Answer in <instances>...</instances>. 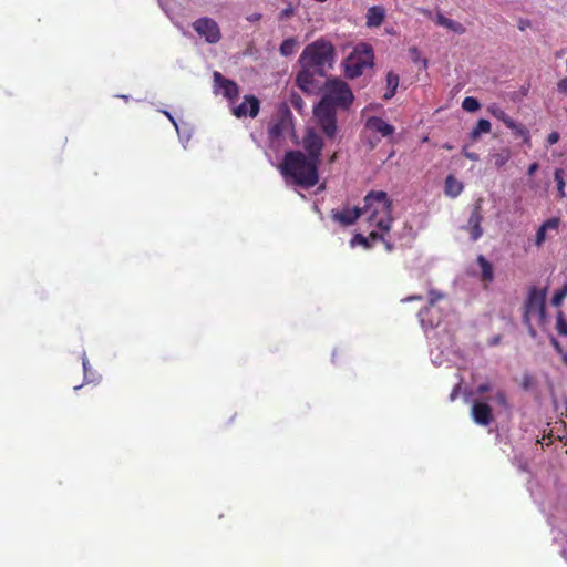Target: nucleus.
<instances>
[{"label":"nucleus","instance_id":"nucleus-3","mask_svg":"<svg viewBox=\"0 0 567 567\" xmlns=\"http://www.w3.org/2000/svg\"><path fill=\"white\" fill-rule=\"evenodd\" d=\"M363 213L369 212V221L375 225L383 233L391 229L392 218V200L383 190H371L364 197Z\"/></svg>","mask_w":567,"mask_h":567},{"label":"nucleus","instance_id":"nucleus-15","mask_svg":"<svg viewBox=\"0 0 567 567\" xmlns=\"http://www.w3.org/2000/svg\"><path fill=\"white\" fill-rule=\"evenodd\" d=\"M289 117L290 112L287 107H285L281 114L271 123H269L268 134L271 138L275 140L284 136V134L288 131L290 126Z\"/></svg>","mask_w":567,"mask_h":567},{"label":"nucleus","instance_id":"nucleus-48","mask_svg":"<svg viewBox=\"0 0 567 567\" xmlns=\"http://www.w3.org/2000/svg\"><path fill=\"white\" fill-rule=\"evenodd\" d=\"M553 343H554L555 348L559 349V343H558V341L553 340Z\"/></svg>","mask_w":567,"mask_h":567},{"label":"nucleus","instance_id":"nucleus-53","mask_svg":"<svg viewBox=\"0 0 567 567\" xmlns=\"http://www.w3.org/2000/svg\"><path fill=\"white\" fill-rule=\"evenodd\" d=\"M334 159H336V154H333V155L331 156V159H330V161H331V162H333Z\"/></svg>","mask_w":567,"mask_h":567},{"label":"nucleus","instance_id":"nucleus-49","mask_svg":"<svg viewBox=\"0 0 567 567\" xmlns=\"http://www.w3.org/2000/svg\"><path fill=\"white\" fill-rule=\"evenodd\" d=\"M426 66H427V60H426V59H424V60H423V68L425 69Z\"/></svg>","mask_w":567,"mask_h":567},{"label":"nucleus","instance_id":"nucleus-8","mask_svg":"<svg viewBox=\"0 0 567 567\" xmlns=\"http://www.w3.org/2000/svg\"><path fill=\"white\" fill-rule=\"evenodd\" d=\"M318 76L313 69L301 66V70L297 73L296 84L297 86L307 94H312L322 90L319 81L316 80Z\"/></svg>","mask_w":567,"mask_h":567},{"label":"nucleus","instance_id":"nucleus-4","mask_svg":"<svg viewBox=\"0 0 567 567\" xmlns=\"http://www.w3.org/2000/svg\"><path fill=\"white\" fill-rule=\"evenodd\" d=\"M334 56L333 45L323 39L309 43L299 56L300 66L313 69L318 76L326 75V66L331 68Z\"/></svg>","mask_w":567,"mask_h":567},{"label":"nucleus","instance_id":"nucleus-14","mask_svg":"<svg viewBox=\"0 0 567 567\" xmlns=\"http://www.w3.org/2000/svg\"><path fill=\"white\" fill-rule=\"evenodd\" d=\"M471 415L474 422L481 426H488L494 420L491 405L481 401H475L473 403Z\"/></svg>","mask_w":567,"mask_h":567},{"label":"nucleus","instance_id":"nucleus-17","mask_svg":"<svg viewBox=\"0 0 567 567\" xmlns=\"http://www.w3.org/2000/svg\"><path fill=\"white\" fill-rule=\"evenodd\" d=\"M365 127L372 132L379 133L382 137H390L394 134V126L379 116H371L365 122Z\"/></svg>","mask_w":567,"mask_h":567},{"label":"nucleus","instance_id":"nucleus-38","mask_svg":"<svg viewBox=\"0 0 567 567\" xmlns=\"http://www.w3.org/2000/svg\"><path fill=\"white\" fill-rule=\"evenodd\" d=\"M291 103L296 109H301L303 102H302V99L299 95H297V96H292Z\"/></svg>","mask_w":567,"mask_h":567},{"label":"nucleus","instance_id":"nucleus-46","mask_svg":"<svg viewBox=\"0 0 567 567\" xmlns=\"http://www.w3.org/2000/svg\"><path fill=\"white\" fill-rule=\"evenodd\" d=\"M421 299H422V296H411V297L404 299V301L421 300Z\"/></svg>","mask_w":567,"mask_h":567},{"label":"nucleus","instance_id":"nucleus-16","mask_svg":"<svg viewBox=\"0 0 567 567\" xmlns=\"http://www.w3.org/2000/svg\"><path fill=\"white\" fill-rule=\"evenodd\" d=\"M215 86L223 90V94L228 100H234L239 94V87L233 80L225 78L220 72L215 71L213 74Z\"/></svg>","mask_w":567,"mask_h":567},{"label":"nucleus","instance_id":"nucleus-24","mask_svg":"<svg viewBox=\"0 0 567 567\" xmlns=\"http://www.w3.org/2000/svg\"><path fill=\"white\" fill-rule=\"evenodd\" d=\"M491 122L488 120H485V118H481L476 126L472 130L471 132V138L472 140H477L482 133H489L491 132Z\"/></svg>","mask_w":567,"mask_h":567},{"label":"nucleus","instance_id":"nucleus-7","mask_svg":"<svg viewBox=\"0 0 567 567\" xmlns=\"http://www.w3.org/2000/svg\"><path fill=\"white\" fill-rule=\"evenodd\" d=\"M193 29L200 37H204L208 43H217L221 39L220 29L215 20L203 17L193 22Z\"/></svg>","mask_w":567,"mask_h":567},{"label":"nucleus","instance_id":"nucleus-13","mask_svg":"<svg viewBox=\"0 0 567 567\" xmlns=\"http://www.w3.org/2000/svg\"><path fill=\"white\" fill-rule=\"evenodd\" d=\"M303 147L308 158L320 163V156L323 148L322 138L312 131H309L303 137Z\"/></svg>","mask_w":567,"mask_h":567},{"label":"nucleus","instance_id":"nucleus-11","mask_svg":"<svg viewBox=\"0 0 567 567\" xmlns=\"http://www.w3.org/2000/svg\"><path fill=\"white\" fill-rule=\"evenodd\" d=\"M260 110V102L255 95H245L243 102L233 109L237 118L249 116L255 118Z\"/></svg>","mask_w":567,"mask_h":567},{"label":"nucleus","instance_id":"nucleus-51","mask_svg":"<svg viewBox=\"0 0 567 567\" xmlns=\"http://www.w3.org/2000/svg\"><path fill=\"white\" fill-rule=\"evenodd\" d=\"M524 27H525V23L520 22L519 29L524 30L525 29Z\"/></svg>","mask_w":567,"mask_h":567},{"label":"nucleus","instance_id":"nucleus-25","mask_svg":"<svg viewBox=\"0 0 567 567\" xmlns=\"http://www.w3.org/2000/svg\"><path fill=\"white\" fill-rule=\"evenodd\" d=\"M555 181L557 183V193L560 198L566 196L565 194V181H564V169L556 168L554 173Z\"/></svg>","mask_w":567,"mask_h":567},{"label":"nucleus","instance_id":"nucleus-50","mask_svg":"<svg viewBox=\"0 0 567 567\" xmlns=\"http://www.w3.org/2000/svg\"><path fill=\"white\" fill-rule=\"evenodd\" d=\"M524 27H525V23L520 22L519 29L524 30L525 29Z\"/></svg>","mask_w":567,"mask_h":567},{"label":"nucleus","instance_id":"nucleus-45","mask_svg":"<svg viewBox=\"0 0 567 567\" xmlns=\"http://www.w3.org/2000/svg\"><path fill=\"white\" fill-rule=\"evenodd\" d=\"M382 241H383V243H384V245H385V249H386L388 251H392V249H393L392 244H390V243H389L388 240H385L384 238H383V240H382Z\"/></svg>","mask_w":567,"mask_h":567},{"label":"nucleus","instance_id":"nucleus-42","mask_svg":"<svg viewBox=\"0 0 567 567\" xmlns=\"http://www.w3.org/2000/svg\"><path fill=\"white\" fill-rule=\"evenodd\" d=\"M410 53L413 56V60L416 62L419 60V56H420L419 50L415 47H413V48L410 49Z\"/></svg>","mask_w":567,"mask_h":567},{"label":"nucleus","instance_id":"nucleus-21","mask_svg":"<svg viewBox=\"0 0 567 567\" xmlns=\"http://www.w3.org/2000/svg\"><path fill=\"white\" fill-rule=\"evenodd\" d=\"M436 23L439 25H442V27L457 33V34H463L466 31L465 27L461 22L449 19V18L444 17L442 13L437 14Z\"/></svg>","mask_w":567,"mask_h":567},{"label":"nucleus","instance_id":"nucleus-31","mask_svg":"<svg viewBox=\"0 0 567 567\" xmlns=\"http://www.w3.org/2000/svg\"><path fill=\"white\" fill-rule=\"evenodd\" d=\"M444 295L436 290H430L429 292V303L430 306H434L439 300L443 299Z\"/></svg>","mask_w":567,"mask_h":567},{"label":"nucleus","instance_id":"nucleus-28","mask_svg":"<svg viewBox=\"0 0 567 567\" xmlns=\"http://www.w3.org/2000/svg\"><path fill=\"white\" fill-rule=\"evenodd\" d=\"M566 297H567V282L554 293V296L551 298L553 306L559 307Z\"/></svg>","mask_w":567,"mask_h":567},{"label":"nucleus","instance_id":"nucleus-43","mask_svg":"<svg viewBox=\"0 0 567 567\" xmlns=\"http://www.w3.org/2000/svg\"><path fill=\"white\" fill-rule=\"evenodd\" d=\"M261 19V14L260 13H254L251 16H249L247 18L248 21L250 22H255V21H259Z\"/></svg>","mask_w":567,"mask_h":567},{"label":"nucleus","instance_id":"nucleus-2","mask_svg":"<svg viewBox=\"0 0 567 567\" xmlns=\"http://www.w3.org/2000/svg\"><path fill=\"white\" fill-rule=\"evenodd\" d=\"M319 163L308 158L301 151L285 153L279 171L286 181L302 188H311L319 182Z\"/></svg>","mask_w":567,"mask_h":567},{"label":"nucleus","instance_id":"nucleus-33","mask_svg":"<svg viewBox=\"0 0 567 567\" xmlns=\"http://www.w3.org/2000/svg\"><path fill=\"white\" fill-rule=\"evenodd\" d=\"M492 390V385L488 382H484L476 388V393L483 395Z\"/></svg>","mask_w":567,"mask_h":567},{"label":"nucleus","instance_id":"nucleus-32","mask_svg":"<svg viewBox=\"0 0 567 567\" xmlns=\"http://www.w3.org/2000/svg\"><path fill=\"white\" fill-rule=\"evenodd\" d=\"M496 402L502 406H507V398L504 391H497L495 394Z\"/></svg>","mask_w":567,"mask_h":567},{"label":"nucleus","instance_id":"nucleus-36","mask_svg":"<svg viewBox=\"0 0 567 567\" xmlns=\"http://www.w3.org/2000/svg\"><path fill=\"white\" fill-rule=\"evenodd\" d=\"M460 390H461V384H460V383H457V384L453 388V390H452V392H451V394H450V400H451V401H454V400L458 396V394H460Z\"/></svg>","mask_w":567,"mask_h":567},{"label":"nucleus","instance_id":"nucleus-6","mask_svg":"<svg viewBox=\"0 0 567 567\" xmlns=\"http://www.w3.org/2000/svg\"><path fill=\"white\" fill-rule=\"evenodd\" d=\"M373 50L371 47L363 44L357 48L354 53L350 55L344 63V75L348 79H355L362 75L364 69L373 65Z\"/></svg>","mask_w":567,"mask_h":567},{"label":"nucleus","instance_id":"nucleus-12","mask_svg":"<svg viewBox=\"0 0 567 567\" xmlns=\"http://www.w3.org/2000/svg\"><path fill=\"white\" fill-rule=\"evenodd\" d=\"M488 111L494 117L502 121L506 127L514 131L516 135L523 136L526 142L529 141L528 131L522 124H517L504 110L494 105Z\"/></svg>","mask_w":567,"mask_h":567},{"label":"nucleus","instance_id":"nucleus-10","mask_svg":"<svg viewBox=\"0 0 567 567\" xmlns=\"http://www.w3.org/2000/svg\"><path fill=\"white\" fill-rule=\"evenodd\" d=\"M362 214L363 209L361 207L344 206L341 210L332 209L331 218L341 226H351L361 217Z\"/></svg>","mask_w":567,"mask_h":567},{"label":"nucleus","instance_id":"nucleus-40","mask_svg":"<svg viewBox=\"0 0 567 567\" xmlns=\"http://www.w3.org/2000/svg\"><path fill=\"white\" fill-rule=\"evenodd\" d=\"M463 155L472 161H478V155L476 153L467 152L466 148L463 150Z\"/></svg>","mask_w":567,"mask_h":567},{"label":"nucleus","instance_id":"nucleus-5","mask_svg":"<svg viewBox=\"0 0 567 567\" xmlns=\"http://www.w3.org/2000/svg\"><path fill=\"white\" fill-rule=\"evenodd\" d=\"M546 290L538 289L533 286L528 290L527 298L523 305V323L527 328L530 336L535 337L536 331L533 327L532 320L538 318L539 323L545 322L546 316Z\"/></svg>","mask_w":567,"mask_h":567},{"label":"nucleus","instance_id":"nucleus-37","mask_svg":"<svg viewBox=\"0 0 567 567\" xmlns=\"http://www.w3.org/2000/svg\"><path fill=\"white\" fill-rule=\"evenodd\" d=\"M368 238H370V243L377 241V240H383V234H379L377 231H371L370 235L368 236Z\"/></svg>","mask_w":567,"mask_h":567},{"label":"nucleus","instance_id":"nucleus-18","mask_svg":"<svg viewBox=\"0 0 567 567\" xmlns=\"http://www.w3.org/2000/svg\"><path fill=\"white\" fill-rule=\"evenodd\" d=\"M559 225H560V219L558 217H553V218H549L547 219L546 221H544L537 233H536V237H535V245L537 247H542L543 244L546 241L547 239V233L548 231H555L557 233L558 231V228H559Z\"/></svg>","mask_w":567,"mask_h":567},{"label":"nucleus","instance_id":"nucleus-44","mask_svg":"<svg viewBox=\"0 0 567 567\" xmlns=\"http://www.w3.org/2000/svg\"><path fill=\"white\" fill-rule=\"evenodd\" d=\"M292 9L291 8H288V9H285L282 12H281V17H289L292 14Z\"/></svg>","mask_w":567,"mask_h":567},{"label":"nucleus","instance_id":"nucleus-39","mask_svg":"<svg viewBox=\"0 0 567 567\" xmlns=\"http://www.w3.org/2000/svg\"><path fill=\"white\" fill-rule=\"evenodd\" d=\"M501 341H502L501 334L494 336L493 338H491L488 340V346H491V347L497 346V344H499Z\"/></svg>","mask_w":567,"mask_h":567},{"label":"nucleus","instance_id":"nucleus-52","mask_svg":"<svg viewBox=\"0 0 567 567\" xmlns=\"http://www.w3.org/2000/svg\"><path fill=\"white\" fill-rule=\"evenodd\" d=\"M424 311H427V308H425L424 310H421L419 315L422 317Z\"/></svg>","mask_w":567,"mask_h":567},{"label":"nucleus","instance_id":"nucleus-1","mask_svg":"<svg viewBox=\"0 0 567 567\" xmlns=\"http://www.w3.org/2000/svg\"><path fill=\"white\" fill-rule=\"evenodd\" d=\"M353 100L354 95L347 82L338 78L326 81L313 115L327 137L333 138L337 134V110H349Z\"/></svg>","mask_w":567,"mask_h":567},{"label":"nucleus","instance_id":"nucleus-41","mask_svg":"<svg viewBox=\"0 0 567 567\" xmlns=\"http://www.w3.org/2000/svg\"><path fill=\"white\" fill-rule=\"evenodd\" d=\"M538 167H539L538 163L530 164L528 169H527V174L529 176H533L536 173V171L538 169Z\"/></svg>","mask_w":567,"mask_h":567},{"label":"nucleus","instance_id":"nucleus-9","mask_svg":"<svg viewBox=\"0 0 567 567\" xmlns=\"http://www.w3.org/2000/svg\"><path fill=\"white\" fill-rule=\"evenodd\" d=\"M483 221L482 215V199H478L471 212V215L467 220L466 230L470 231L471 240L476 241L483 235V228L481 226Z\"/></svg>","mask_w":567,"mask_h":567},{"label":"nucleus","instance_id":"nucleus-20","mask_svg":"<svg viewBox=\"0 0 567 567\" xmlns=\"http://www.w3.org/2000/svg\"><path fill=\"white\" fill-rule=\"evenodd\" d=\"M476 261L481 269V281L484 282L485 286L493 282L495 276L492 262H489L483 255H478Z\"/></svg>","mask_w":567,"mask_h":567},{"label":"nucleus","instance_id":"nucleus-19","mask_svg":"<svg viewBox=\"0 0 567 567\" xmlns=\"http://www.w3.org/2000/svg\"><path fill=\"white\" fill-rule=\"evenodd\" d=\"M385 18V10L381 6L370 7L367 11V27L377 28L380 27Z\"/></svg>","mask_w":567,"mask_h":567},{"label":"nucleus","instance_id":"nucleus-22","mask_svg":"<svg viewBox=\"0 0 567 567\" xmlns=\"http://www.w3.org/2000/svg\"><path fill=\"white\" fill-rule=\"evenodd\" d=\"M399 75L394 72L390 71L386 74V92L383 94V100H390L392 99L398 90L399 86Z\"/></svg>","mask_w":567,"mask_h":567},{"label":"nucleus","instance_id":"nucleus-30","mask_svg":"<svg viewBox=\"0 0 567 567\" xmlns=\"http://www.w3.org/2000/svg\"><path fill=\"white\" fill-rule=\"evenodd\" d=\"M556 330L558 332L559 336H563V337H566L567 336V322L564 318V315L563 312H559L557 315V319H556Z\"/></svg>","mask_w":567,"mask_h":567},{"label":"nucleus","instance_id":"nucleus-29","mask_svg":"<svg viewBox=\"0 0 567 567\" xmlns=\"http://www.w3.org/2000/svg\"><path fill=\"white\" fill-rule=\"evenodd\" d=\"M360 245L364 247L365 249H369L372 247V244L370 243V238L363 236L362 234H355L353 238L351 239V246Z\"/></svg>","mask_w":567,"mask_h":567},{"label":"nucleus","instance_id":"nucleus-23","mask_svg":"<svg viewBox=\"0 0 567 567\" xmlns=\"http://www.w3.org/2000/svg\"><path fill=\"white\" fill-rule=\"evenodd\" d=\"M463 190V184L454 176L449 175L445 179V193L451 197L458 196Z\"/></svg>","mask_w":567,"mask_h":567},{"label":"nucleus","instance_id":"nucleus-26","mask_svg":"<svg viewBox=\"0 0 567 567\" xmlns=\"http://www.w3.org/2000/svg\"><path fill=\"white\" fill-rule=\"evenodd\" d=\"M296 48V40L293 38H289L282 41L280 44V53L284 56H289L293 53Z\"/></svg>","mask_w":567,"mask_h":567},{"label":"nucleus","instance_id":"nucleus-35","mask_svg":"<svg viewBox=\"0 0 567 567\" xmlns=\"http://www.w3.org/2000/svg\"><path fill=\"white\" fill-rule=\"evenodd\" d=\"M559 141V133L558 132H551L547 136V143L549 145H554Z\"/></svg>","mask_w":567,"mask_h":567},{"label":"nucleus","instance_id":"nucleus-27","mask_svg":"<svg viewBox=\"0 0 567 567\" xmlns=\"http://www.w3.org/2000/svg\"><path fill=\"white\" fill-rule=\"evenodd\" d=\"M480 106V102L473 96H466L462 102V107L467 112H475Z\"/></svg>","mask_w":567,"mask_h":567},{"label":"nucleus","instance_id":"nucleus-34","mask_svg":"<svg viewBox=\"0 0 567 567\" xmlns=\"http://www.w3.org/2000/svg\"><path fill=\"white\" fill-rule=\"evenodd\" d=\"M557 90L563 93V94H566L567 95V78H564L561 79L558 83H557Z\"/></svg>","mask_w":567,"mask_h":567},{"label":"nucleus","instance_id":"nucleus-47","mask_svg":"<svg viewBox=\"0 0 567 567\" xmlns=\"http://www.w3.org/2000/svg\"><path fill=\"white\" fill-rule=\"evenodd\" d=\"M83 369L84 371H86V368H87V359L86 358H83Z\"/></svg>","mask_w":567,"mask_h":567}]
</instances>
